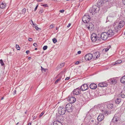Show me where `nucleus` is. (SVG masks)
<instances>
[{"label":"nucleus","mask_w":125,"mask_h":125,"mask_svg":"<svg viewBox=\"0 0 125 125\" xmlns=\"http://www.w3.org/2000/svg\"><path fill=\"white\" fill-rule=\"evenodd\" d=\"M32 39L31 38H29L28 39V40L29 41H32Z\"/></svg>","instance_id":"obj_46"},{"label":"nucleus","mask_w":125,"mask_h":125,"mask_svg":"<svg viewBox=\"0 0 125 125\" xmlns=\"http://www.w3.org/2000/svg\"><path fill=\"white\" fill-rule=\"evenodd\" d=\"M95 125H103V123L101 122H98L96 124L95 123Z\"/></svg>","instance_id":"obj_33"},{"label":"nucleus","mask_w":125,"mask_h":125,"mask_svg":"<svg viewBox=\"0 0 125 125\" xmlns=\"http://www.w3.org/2000/svg\"><path fill=\"white\" fill-rule=\"evenodd\" d=\"M88 25L89 26L87 27L88 29L92 31L93 30L94 28V26L93 24L91 23H89Z\"/></svg>","instance_id":"obj_10"},{"label":"nucleus","mask_w":125,"mask_h":125,"mask_svg":"<svg viewBox=\"0 0 125 125\" xmlns=\"http://www.w3.org/2000/svg\"><path fill=\"white\" fill-rule=\"evenodd\" d=\"M36 118V117L35 116H34V117H33V119H35V118Z\"/></svg>","instance_id":"obj_59"},{"label":"nucleus","mask_w":125,"mask_h":125,"mask_svg":"<svg viewBox=\"0 0 125 125\" xmlns=\"http://www.w3.org/2000/svg\"><path fill=\"white\" fill-rule=\"evenodd\" d=\"M30 52V51H29V50H27L26 51V53L27 54H28V53Z\"/></svg>","instance_id":"obj_50"},{"label":"nucleus","mask_w":125,"mask_h":125,"mask_svg":"<svg viewBox=\"0 0 125 125\" xmlns=\"http://www.w3.org/2000/svg\"><path fill=\"white\" fill-rule=\"evenodd\" d=\"M33 26L34 27L35 26V24L33 23L32 24Z\"/></svg>","instance_id":"obj_63"},{"label":"nucleus","mask_w":125,"mask_h":125,"mask_svg":"<svg viewBox=\"0 0 125 125\" xmlns=\"http://www.w3.org/2000/svg\"><path fill=\"white\" fill-rule=\"evenodd\" d=\"M53 27V26L52 25H51L50 26V28H52Z\"/></svg>","instance_id":"obj_49"},{"label":"nucleus","mask_w":125,"mask_h":125,"mask_svg":"<svg viewBox=\"0 0 125 125\" xmlns=\"http://www.w3.org/2000/svg\"><path fill=\"white\" fill-rule=\"evenodd\" d=\"M123 3L125 5V0H123Z\"/></svg>","instance_id":"obj_54"},{"label":"nucleus","mask_w":125,"mask_h":125,"mask_svg":"<svg viewBox=\"0 0 125 125\" xmlns=\"http://www.w3.org/2000/svg\"><path fill=\"white\" fill-rule=\"evenodd\" d=\"M104 117V115L103 114H100L97 117V120L99 122L101 121L103 119Z\"/></svg>","instance_id":"obj_15"},{"label":"nucleus","mask_w":125,"mask_h":125,"mask_svg":"<svg viewBox=\"0 0 125 125\" xmlns=\"http://www.w3.org/2000/svg\"><path fill=\"white\" fill-rule=\"evenodd\" d=\"M120 82L122 83H125V76H124L121 77Z\"/></svg>","instance_id":"obj_21"},{"label":"nucleus","mask_w":125,"mask_h":125,"mask_svg":"<svg viewBox=\"0 0 125 125\" xmlns=\"http://www.w3.org/2000/svg\"><path fill=\"white\" fill-rule=\"evenodd\" d=\"M3 99H4V97H2L1 98V100H3Z\"/></svg>","instance_id":"obj_61"},{"label":"nucleus","mask_w":125,"mask_h":125,"mask_svg":"<svg viewBox=\"0 0 125 125\" xmlns=\"http://www.w3.org/2000/svg\"><path fill=\"white\" fill-rule=\"evenodd\" d=\"M90 17L89 15H84L83 17L82 20L85 23H87L90 20Z\"/></svg>","instance_id":"obj_5"},{"label":"nucleus","mask_w":125,"mask_h":125,"mask_svg":"<svg viewBox=\"0 0 125 125\" xmlns=\"http://www.w3.org/2000/svg\"><path fill=\"white\" fill-rule=\"evenodd\" d=\"M64 10H60V12L62 13H63L64 11Z\"/></svg>","instance_id":"obj_47"},{"label":"nucleus","mask_w":125,"mask_h":125,"mask_svg":"<svg viewBox=\"0 0 125 125\" xmlns=\"http://www.w3.org/2000/svg\"><path fill=\"white\" fill-rule=\"evenodd\" d=\"M16 90H15L13 91V94L14 95V94H16Z\"/></svg>","instance_id":"obj_53"},{"label":"nucleus","mask_w":125,"mask_h":125,"mask_svg":"<svg viewBox=\"0 0 125 125\" xmlns=\"http://www.w3.org/2000/svg\"><path fill=\"white\" fill-rule=\"evenodd\" d=\"M112 0H103V3H105V2H110Z\"/></svg>","instance_id":"obj_30"},{"label":"nucleus","mask_w":125,"mask_h":125,"mask_svg":"<svg viewBox=\"0 0 125 125\" xmlns=\"http://www.w3.org/2000/svg\"><path fill=\"white\" fill-rule=\"evenodd\" d=\"M35 29L37 31H40L41 30V29L40 28H39L35 26Z\"/></svg>","instance_id":"obj_38"},{"label":"nucleus","mask_w":125,"mask_h":125,"mask_svg":"<svg viewBox=\"0 0 125 125\" xmlns=\"http://www.w3.org/2000/svg\"><path fill=\"white\" fill-rule=\"evenodd\" d=\"M61 80V78H59L56 81H55V83H57L59 81Z\"/></svg>","instance_id":"obj_40"},{"label":"nucleus","mask_w":125,"mask_h":125,"mask_svg":"<svg viewBox=\"0 0 125 125\" xmlns=\"http://www.w3.org/2000/svg\"><path fill=\"white\" fill-rule=\"evenodd\" d=\"M38 5H37L36 6V7H35V9H34V11H35L36 10H37V8H38Z\"/></svg>","instance_id":"obj_43"},{"label":"nucleus","mask_w":125,"mask_h":125,"mask_svg":"<svg viewBox=\"0 0 125 125\" xmlns=\"http://www.w3.org/2000/svg\"><path fill=\"white\" fill-rule=\"evenodd\" d=\"M31 123L30 122L29 123L28 125H31Z\"/></svg>","instance_id":"obj_58"},{"label":"nucleus","mask_w":125,"mask_h":125,"mask_svg":"<svg viewBox=\"0 0 125 125\" xmlns=\"http://www.w3.org/2000/svg\"><path fill=\"white\" fill-rule=\"evenodd\" d=\"M41 70H42V71L43 70H45V69L43 68L42 67V66L41 67Z\"/></svg>","instance_id":"obj_57"},{"label":"nucleus","mask_w":125,"mask_h":125,"mask_svg":"<svg viewBox=\"0 0 125 125\" xmlns=\"http://www.w3.org/2000/svg\"><path fill=\"white\" fill-rule=\"evenodd\" d=\"M6 6V4L5 3H2L0 4V8L1 9H3L5 8Z\"/></svg>","instance_id":"obj_23"},{"label":"nucleus","mask_w":125,"mask_h":125,"mask_svg":"<svg viewBox=\"0 0 125 125\" xmlns=\"http://www.w3.org/2000/svg\"><path fill=\"white\" fill-rule=\"evenodd\" d=\"M44 112H42L40 115L39 116V117L40 118L44 114Z\"/></svg>","instance_id":"obj_41"},{"label":"nucleus","mask_w":125,"mask_h":125,"mask_svg":"<svg viewBox=\"0 0 125 125\" xmlns=\"http://www.w3.org/2000/svg\"><path fill=\"white\" fill-rule=\"evenodd\" d=\"M92 54L88 53L86 54L85 56V59L86 60L89 61L93 58Z\"/></svg>","instance_id":"obj_7"},{"label":"nucleus","mask_w":125,"mask_h":125,"mask_svg":"<svg viewBox=\"0 0 125 125\" xmlns=\"http://www.w3.org/2000/svg\"><path fill=\"white\" fill-rule=\"evenodd\" d=\"M125 24V22L123 21H121L118 23V27L120 28L123 27L124 25Z\"/></svg>","instance_id":"obj_18"},{"label":"nucleus","mask_w":125,"mask_h":125,"mask_svg":"<svg viewBox=\"0 0 125 125\" xmlns=\"http://www.w3.org/2000/svg\"><path fill=\"white\" fill-rule=\"evenodd\" d=\"M94 121L95 122V120H91V122H94Z\"/></svg>","instance_id":"obj_55"},{"label":"nucleus","mask_w":125,"mask_h":125,"mask_svg":"<svg viewBox=\"0 0 125 125\" xmlns=\"http://www.w3.org/2000/svg\"><path fill=\"white\" fill-rule=\"evenodd\" d=\"M108 37H109L106 32H104L101 33L100 36V39H102L104 40H106L107 38Z\"/></svg>","instance_id":"obj_6"},{"label":"nucleus","mask_w":125,"mask_h":125,"mask_svg":"<svg viewBox=\"0 0 125 125\" xmlns=\"http://www.w3.org/2000/svg\"><path fill=\"white\" fill-rule=\"evenodd\" d=\"M102 111L103 112V113L104 114H108L109 113L108 112H107L106 111L102 110Z\"/></svg>","instance_id":"obj_35"},{"label":"nucleus","mask_w":125,"mask_h":125,"mask_svg":"<svg viewBox=\"0 0 125 125\" xmlns=\"http://www.w3.org/2000/svg\"><path fill=\"white\" fill-rule=\"evenodd\" d=\"M99 10V9L97 6L96 5H94L93 6L92 9L90 10L89 12L91 13H92V15H93L94 13V14L95 13L98 11Z\"/></svg>","instance_id":"obj_2"},{"label":"nucleus","mask_w":125,"mask_h":125,"mask_svg":"<svg viewBox=\"0 0 125 125\" xmlns=\"http://www.w3.org/2000/svg\"><path fill=\"white\" fill-rule=\"evenodd\" d=\"M107 85V84L106 82L101 83H99L98 84V86L101 87H106Z\"/></svg>","instance_id":"obj_12"},{"label":"nucleus","mask_w":125,"mask_h":125,"mask_svg":"<svg viewBox=\"0 0 125 125\" xmlns=\"http://www.w3.org/2000/svg\"><path fill=\"white\" fill-rule=\"evenodd\" d=\"M87 93H85L84 94H83V96H84V95L86 94Z\"/></svg>","instance_id":"obj_60"},{"label":"nucleus","mask_w":125,"mask_h":125,"mask_svg":"<svg viewBox=\"0 0 125 125\" xmlns=\"http://www.w3.org/2000/svg\"><path fill=\"white\" fill-rule=\"evenodd\" d=\"M62 122L59 121H56L54 122L53 125H62Z\"/></svg>","instance_id":"obj_20"},{"label":"nucleus","mask_w":125,"mask_h":125,"mask_svg":"<svg viewBox=\"0 0 125 125\" xmlns=\"http://www.w3.org/2000/svg\"><path fill=\"white\" fill-rule=\"evenodd\" d=\"M109 82L111 84H115L117 83V80L115 79H111L108 80Z\"/></svg>","instance_id":"obj_11"},{"label":"nucleus","mask_w":125,"mask_h":125,"mask_svg":"<svg viewBox=\"0 0 125 125\" xmlns=\"http://www.w3.org/2000/svg\"><path fill=\"white\" fill-rule=\"evenodd\" d=\"M122 61L121 60H118L117 61L115 62V64L114 65H115V64H119L120 63H121L122 62Z\"/></svg>","instance_id":"obj_29"},{"label":"nucleus","mask_w":125,"mask_h":125,"mask_svg":"<svg viewBox=\"0 0 125 125\" xmlns=\"http://www.w3.org/2000/svg\"><path fill=\"white\" fill-rule=\"evenodd\" d=\"M81 53V51H79L77 53L78 54H80Z\"/></svg>","instance_id":"obj_52"},{"label":"nucleus","mask_w":125,"mask_h":125,"mask_svg":"<svg viewBox=\"0 0 125 125\" xmlns=\"http://www.w3.org/2000/svg\"><path fill=\"white\" fill-rule=\"evenodd\" d=\"M120 28H119L118 27V26L116 25L115 27V31L116 32H117L118 31L120 30Z\"/></svg>","instance_id":"obj_25"},{"label":"nucleus","mask_w":125,"mask_h":125,"mask_svg":"<svg viewBox=\"0 0 125 125\" xmlns=\"http://www.w3.org/2000/svg\"><path fill=\"white\" fill-rule=\"evenodd\" d=\"M111 46L110 45H109L107 47V48H106L105 49V52H106L107 51L109 50V49L111 48Z\"/></svg>","instance_id":"obj_36"},{"label":"nucleus","mask_w":125,"mask_h":125,"mask_svg":"<svg viewBox=\"0 0 125 125\" xmlns=\"http://www.w3.org/2000/svg\"><path fill=\"white\" fill-rule=\"evenodd\" d=\"M0 63L2 66H3L5 64L3 62L2 59L0 60Z\"/></svg>","instance_id":"obj_32"},{"label":"nucleus","mask_w":125,"mask_h":125,"mask_svg":"<svg viewBox=\"0 0 125 125\" xmlns=\"http://www.w3.org/2000/svg\"><path fill=\"white\" fill-rule=\"evenodd\" d=\"M58 112L61 115H63L65 113L66 110L65 108L63 106H60L58 108Z\"/></svg>","instance_id":"obj_4"},{"label":"nucleus","mask_w":125,"mask_h":125,"mask_svg":"<svg viewBox=\"0 0 125 125\" xmlns=\"http://www.w3.org/2000/svg\"><path fill=\"white\" fill-rule=\"evenodd\" d=\"M121 102V100L120 99L117 98L115 101V104H119Z\"/></svg>","instance_id":"obj_27"},{"label":"nucleus","mask_w":125,"mask_h":125,"mask_svg":"<svg viewBox=\"0 0 125 125\" xmlns=\"http://www.w3.org/2000/svg\"><path fill=\"white\" fill-rule=\"evenodd\" d=\"M38 2H40L42 1V0H36Z\"/></svg>","instance_id":"obj_56"},{"label":"nucleus","mask_w":125,"mask_h":125,"mask_svg":"<svg viewBox=\"0 0 125 125\" xmlns=\"http://www.w3.org/2000/svg\"><path fill=\"white\" fill-rule=\"evenodd\" d=\"M42 6L44 7H45L47 6V4H43L42 5Z\"/></svg>","instance_id":"obj_44"},{"label":"nucleus","mask_w":125,"mask_h":125,"mask_svg":"<svg viewBox=\"0 0 125 125\" xmlns=\"http://www.w3.org/2000/svg\"><path fill=\"white\" fill-rule=\"evenodd\" d=\"M88 88V85L86 84H84L81 86L80 89L81 90L84 91L87 90Z\"/></svg>","instance_id":"obj_9"},{"label":"nucleus","mask_w":125,"mask_h":125,"mask_svg":"<svg viewBox=\"0 0 125 125\" xmlns=\"http://www.w3.org/2000/svg\"><path fill=\"white\" fill-rule=\"evenodd\" d=\"M37 48H35V50H37Z\"/></svg>","instance_id":"obj_64"},{"label":"nucleus","mask_w":125,"mask_h":125,"mask_svg":"<svg viewBox=\"0 0 125 125\" xmlns=\"http://www.w3.org/2000/svg\"><path fill=\"white\" fill-rule=\"evenodd\" d=\"M89 87L91 89H94L97 88V85L94 83H92L90 85Z\"/></svg>","instance_id":"obj_16"},{"label":"nucleus","mask_w":125,"mask_h":125,"mask_svg":"<svg viewBox=\"0 0 125 125\" xmlns=\"http://www.w3.org/2000/svg\"><path fill=\"white\" fill-rule=\"evenodd\" d=\"M65 63H63L60 65H58L57 67L58 69H60L64 65Z\"/></svg>","instance_id":"obj_28"},{"label":"nucleus","mask_w":125,"mask_h":125,"mask_svg":"<svg viewBox=\"0 0 125 125\" xmlns=\"http://www.w3.org/2000/svg\"><path fill=\"white\" fill-rule=\"evenodd\" d=\"M118 117L117 116H115L113 118L112 120L114 122H117L118 121Z\"/></svg>","instance_id":"obj_24"},{"label":"nucleus","mask_w":125,"mask_h":125,"mask_svg":"<svg viewBox=\"0 0 125 125\" xmlns=\"http://www.w3.org/2000/svg\"><path fill=\"white\" fill-rule=\"evenodd\" d=\"M100 55V53L99 52H96L93 53L92 54L93 59L94 60H96L99 57Z\"/></svg>","instance_id":"obj_8"},{"label":"nucleus","mask_w":125,"mask_h":125,"mask_svg":"<svg viewBox=\"0 0 125 125\" xmlns=\"http://www.w3.org/2000/svg\"><path fill=\"white\" fill-rule=\"evenodd\" d=\"M76 101V99L73 96H71L69 98V102L70 104L74 103Z\"/></svg>","instance_id":"obj_13"},{"label":"nucleus","mask_w":125,"mask_h":125,"mask_svg":"<svg viewBox=\"0 0 125 125\" xmlns=\"http://www.w3.org/2000/svg\"><path fill=\"white\" fill-rule=\"evenodd\" d=\"M107 108L109 109H111L113 108L114 105L113 103H109L107 105Z\"/></svg>","instance_id":"obj_19"},{"label":"nucleus","mask_w":125,"mask_h":125,"mask_svg":"<svg viewBox=\"0 0 125 125\" xmlns=\"http://www.w3.org/2000/svg\"><path fill=\"white\" fill-rule=\"evenodd\" d=\"M52 41L54 43H55L57 42V40L55 38H54L52 39Z\"/></svg>","instance_id":"obj_31"},{"label":"nucleus","mask_w":125,"mask_h":125,"mask_svg":"<svg viewBox=\"0 0 125 125\" xmlns=\"http://www.w3.org/2000/svg\"><path fill=\"white\" fill-rule=\"evenodd\" d=\"M106 33L109 37H111L113 35L114 33L113 31L111 30H109Z\"/></svg>","instance_id":"obj_14"},{"label":"nucleus","mask_w":125,"mask_h":125,"mask_svg":"<svg viewBox=\"0 0 125 125\" xmlns=\"http://www.w3.org/2000/svg\"><path fill=\"white\" fill-rule=\"evenodd\" d=\"M80 90V89L77 88L76 89L74 90L73 91V93L74 94L77 95L79 94Z\"/></svg>","instance_id":"obj_17"},{"label":"nucleus","mask_w":125,"mask_h":125,"mask_svg":"<svg viewBox=\"0 0 125 125\" xmlns=\"http://www.w3.org/2000/svg\"><path fill=\"white\" fill-rule=\"evenodd\" d=\"M43 11H44V10L43 9H41L40 10V11H39V13L41 14Z\"/></svg>","instance_id":"obj_42"},{"label":"nucleus","mask_w":125,"mask_h":125,"mask_svg":"<svg viewBox=\"0 0 125 125\" xmlns=\"http://www.w3.org/2000/svg\"><path fill=\"white\" fill-rule=\"evenodd\" d=\"M26 10V9L25 8H24L23 9L22 11V14H24L25 13Z\"/></svg>","instance_id":"obj_34"},{"label":"nucleus","mask_w":125,"mask_h":125,"mask_svg":"<svg viewBox=\"0 0 125 125\" xmlns=\"http://www.w3.org/2000/svg\"><path fill=\"white\" fill-rule=\"evenodd\" d=\"M121 97L123 98H125V90H123L121 92Z\"/></svg>","instance_id":"obj_22"},{"label":"nucleus","mask_w":125,"mask_h":125,"mask_svg":"<svg viewBox=\"0 0 125 125\" xmlns=\"http://www.w3.org/2000/svg\"><path fill=\"white\" fill-rule=\"evenodd\" d=\"M91 39L92 41L94 42L96 41L100 40V37L97 36V34L95 33H93L91 36Z\"/></svg>","instance_id":"obj_1"},{"label":"nucleus","mask_w":125,"mask_h":125,"mask_svg":"<svg viewBox=\"0 0 125 125\" xmlns=\"http://www.w3.org/2000/svg\"><path fill=\"white\" fill-rule=\"evenodd\" d=\"M16 48L18 50H19L20 49V47H19V46L17 45L16 44Z\"/></svg>","instance_id":"obj_37"},{"label":"nucleus","mask_w":125,"mask_h":125,"mask_svg":"<svg viewBox=\"0 0 125 125\" xmlns=\"http://www.w3.org/2000/svg\"><path fill=\"white\" fill-rule=\"evenodd\" d=\"M70 78L69 77H66V79H65V80H68Z\"/></svg>","instance_id":"obj_51"},{"label":"nucleus","mask_w":125,"mask_h":125,"mask_svg":"<svg viewBox=\"0 0 125 125\" xmlns=\"http://www.w3.org/2000/svg\"><path fill=\"white\" fill-rule=\"evenodd\" d=\"M47 48V46L46 45L44 46L43 48V49L44 50H46Z\"/></svg>","instance_id":"obj_39"},{"label":"nucleus","mask_w":125,"mask_h":125,"mask_svg":"<svg viewBox=\"0 0 125 125\" xmlns=\"http://www.w3.org/2000/svg\"><path fill=\"white\" fill-rule=\"evenodd\" d=\"M59 119H58L57 121H59L60 122H62V123L63 119V116H62L60 115L59 116Z\"/></svg>","instance_id":"obj_26"},{"label":"nucleus","mask_w":125,"mask_h":125,"mask_svg":"<svg viewBox=\"0 0 125 125\" xmlns=\"http://www.w3.org/2000/svg\"><path fill=\"white\" fill-rule=\"evenodd\" d=\"M66 110L68 112H72L73 109V106L71 104H68L66 105L65 106Z\"/></svg>","instance_id":"obj_3"},{"label":"nucleus","mask_w":125,"mask_h":125,"mask_svg":"<svg viewBox=\"0 0 125 125\" xmlns=\"http://www.w3.org/2000/svg\"><path fill=\"white\" fill-rule=\"evenodd\" d=\"M71 23H69L68 25L67 26V27L68 28L71 25Z\"/></svg>","instance_id":"obj_48"},{"label":"nucleus","mask_w":125,"mask_h":125,"mask_svg":"<svg viewBox=\"0 0 125 125\" xmlns=\"http://www.w3.org/2000/svg\"><path fill=\"white\" fill-rule=\"evenodd\" d=\"M31 59V57H29V58H28V59Z\"/></svg>","instance_id":"obj_62"},{"label":"nucleus","mask_w":125,"mask_h":125,"mask_svg":"<svg viewBox=\"0 0 125 125\" xmlns=\"http://www.w3.org/2000/svg\"><path fill=\"white\" fill-rule=\"evenodd\" d=\"M33 45L35 47H36L37 46V44L36 43H34L33 44Z\"/></svg>","instance_id":"obj_45"}]
</instances>
